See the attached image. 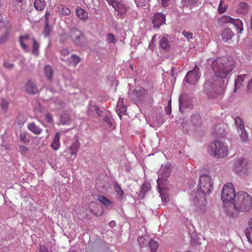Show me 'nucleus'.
Listing matches in <instances>:
<instances>
[{"instance_id":"0e129e2a","label":"nucleus","mask_w":252,"mask_h":252,"mask_svg":"<svg viewBox=\"0 0 252 252\" xmlns=\"http://www.w3.org/2000/svg\"><path fill=\"white\" fill-rule=\"evenodd\" d=\"M50 16V14L49 12H47L46 13L45 15V22H48V23H49V16Z\"/></svg>"},{"instance_id":"0eeeda50","label":"nucleus","mask_w":252,"mask_h":252,"mask_svg":"<svg viewBox=\"0 0 252 252\" xmlns=\"http://www.w3.org/2000/svg\"><path fill=\"white\" fill-rule=\"evenodd\" d=\"M200 75L199 67L197 65H195L193 69L188 72L184 81L191 85H194L199 80Z\"/></svg>"},{"instance_id":"e433bc0d","label":"nucleus","mask_w":252,"mask_h":252,"mask_svg":"<svg viewBox=\"0 0 252 252\" xmlns=\"http://www.w3.org/2000/svg\"><path fill=\"white\" fill-rule=\"evenodd\" d=\"M114 189L118 195H119L121 197L123 196V195H124V191L122 189L120 186L117 183H116L115 184Z\"/></svg>"},{"instance_id":"1a4fd4ad","label":"nucleus","mask_w":252,"mask_h":252,"mask_svg":"<svg viewBox=\"0 0 252 252\" xmlns=\"http://www.w3.org/2000/svg\"><path fill=\"white\" fill-rule=\"evenodd\" d=\"M192 97L186 93H182L179 99V107L181 112L184 111L185 108H192Z\"/></svg>"},{"instance_id":"f03ea898","label":"nucleus","mask_w":252,"mask_h":252,"mask_svg":"<svg viewBox=\"0 0 252 252\" xmlns=\"http://www.w3.org/2000/svg\"><path fill=\"white\" fill-rule=\"evenodd\" d=\"M213 189V182L209 174L201 175L199 179L198 189L191 191L190 199L193 204L200 209H204L206 203L207 195L210 194Z\"/></svg>"},{"instance_id":"a18cd8bd","label":"nucleus","mask_w":252,"mask_h":252,"mask_svg":"<svg viewBox=\"0 0 252 252\" xmlns=\"http://www.w3.org/2000/svg\"><path fill=\"white\" fill-rule=\"evenodd\" d=\"M9 102L6 99H3L1 102V107L2 110L7 111L9 107Z\"/></svg>"},{"instance_id":"dca6fc26","label":"nucleus","mask_w":252,"mask_h":252,"mask_svg":"<svg viewBox=\"0 0 252 252\" xmlns=\"http://www.w3.org/2000/svg\"><path fill=\"white\" fill-rule=\"evenodd\" d=\"M234 35L235 34L230 29H225L221 33L222 40L225 42L230 43V41Z\"/></svg>"},{"instance_id":"bb28decb","label":"nucleus","mask_w":252,"mask_h":252,"mask_svg":"<svg viewBox=\"0 0 252 252\" xmlns=\"http://www.w3.org/2000/svg\"><path fill=\"white\" fill-rule=\"evenodd\" d=\"M117 110L120 114H125L126 111V106L123 104V100H119L117 104Z\"/></svg>"},{"instance_id":"5701e85b","label":"nucleus","mask_w":252,"mask_h":252,"mask_svg":"<svg viewBox=\"0 0 252 252\" xmlns=\"http://www.w3.org/2000/svg\"><path fill=\"white\" fill-rule=\"evenodd\" d=\"M60 134L59 132H57L55 135L53 141L51 144V147L54 150H57L60 147Z\"/></svg>"},{"instance_id":"4d7b16f0","label":"nucleus","mask_w":252,"mask_h":252,"mask_svg":"<svg viewBox=\"0 0 252 252\" xmlns=\"http://www.w3.org/2000/svg\"><path fill=\"white\" fill-rule=\"evenodd\" d=\"M144 240L145 238L143 237H139L138 238V241L141 247H143L145 243H144Z\"/></svg>"},{"instance_id":"7c9ffc66","label":"nucleus","mask_w":252,"mask_h":252,"mask_svg":"<svg viewBox=\"0 0 252 252\" xmlns=\"http://www.w3.org/2000/svg\"><path fill=\"white\" fill-rule=\"evenodd\" d=\"M32 54L36 56H38L39 54V45L36 42L34 38H32Z\"/></svg>"},{"instance_id":"c85d7f7f","label":"nucleus","mask_w":252,"mask_h":252,"mask_svg":"<svg viewBox=\"0 0 252 252\" xmlns=\"http://www.w3.org/2000/svg\"><path fill=\"white\" fill-rule=\"evenodd\" d=\"M159 45L160 47L165 50H169L170 49L169 42L165 37H163L160 39Z\"/></svg>"},{"instance_id":"338daca9","label":"nucleus","mask_w":252,"mask_h":252,"mask_svg":"<svg viewBox=\"0 0 252 252\" xmlns=\"http://www.w3.org/2000/svg\"><path fill=\"white\" fill-rule=\"evenodd\" d=\"M103 120L105 122H106L108 124H110L111 123V120L109 119V118L108 117H105V118H104Z\"/></svg>"},{"instance_id":"f257e3e1","label":"nucleus","mask_w":252,"mask_h":252,"mask_svg":"<svg viewBox=\"0 0 252 252\" xmlns=\"http://www.w3.org/2000/svg\"><path fill=\"white\" fill-rule=\"evenodd\" d=\"M235 64L232 57L211 60V69L218 78L215 81L208 80L204 84L203 91L208 98H216L224 93Z\"/></svg>"},{"instance_id":"ddd939ff","label":"nucleus","mask_w":252,"mask_h":252,"mask_svg":"<svg viewBox=\"0 0 252 252\" xmlns=\"http://www.w3.org/2000/svg\"><path fill=\"white\" fill-rule=\"evenodd\" d=\"M165 21V16L162 13H157L154 17L153 23L155 28H159Z\"/></svg>"},{"instance_id":"4be33fe9","label":"nucleus","mask_w":252,"mask_h":252,"mask_svg":"<svg viewBox=\"0 0 252 252\" xmlns=\"http://www.w3.org/2000/svg\"><path fill=\"white\" fill-rule=\"evenodd\" d=\"M80 148V144L78 140L74 142L68 148V150L71 156L75 155Z\"/></svg>"},{"instance_id":"37998d69","label":"nucleus","mask_w":252,"mask_h":252,"mask_svg":"<svg viewBox=\"0 0 252 252\" xmlns=\"http://www.w3.org/2000/svg\"><path fill=\"white\" fill-rule=\"evenodd\" d=\"M135 93L137 97L140 98L143 94L144 95L147 93V91L143 88H140L139 90L136 91Z\"/></svg>"},{"instance_id":"c9c22d12","label":"nucleus","mask_w":252,"mask_h":252,"mask_svg":"<svg viewBox=\"0 0 252 252\" xmlns=\"http://www.w3.org/2000/svg\"><path fill=\"white\" fill-rule=\"evenodd\" d=\"M10 32L8 31H7L0 36V45L4 44L7 41Z\"/></svg>"},{"instance_id":"603ef678","label":"nucleus","mask_w":252,"mask_h":252,"mask_svg":"<svg viewBox=\"0 0 252 252\" xmlns=\"http://www.w3.org/2000/svg\"><path fill=\"white\" fill-rule=\"evenodd\" d=\"M71 58L75 65H76L80 62V57L76 55H71Z\"/></svg>"},{"instance_id":"f8f14e48","label":"nucleus","mask_w":252,"mask_h":252,"mask_svg":"<svg viewBox=\"0 0 252 252\" xmlns=\"http://www.w3.org/2000/svg\"><path fill=\"white\" fill-rule=\"evenodd\" d=\"M90 209L91 212L96 216H101L104 214L103 208L99 204L92 202L90 204Z\"/></svg>"},{"instance_id":"6ab92c4d","label":"nucleus","mask_w":252,"mask_h":252,"mask_svg":"<svg viewBox=\"0 0 252 252\" xmlns=\"http://www.w3.org/2000/svg\"><path fill=\"white\" fill-rule=\"evenodd\" d=\"M249 227L245 230V234L248 241L252 244V218L248 221Z\"/></svg>"},{"instance_id":"e2e57ef3","label":"nucleus","mask_w":252,"mask_h":252,"mask_svg":"<svg viewBox=\"0 0 252 252\" xmlns=\"http://www.w3.org/2000/svg\"><path fill=\"white\" fill-rule=\"evenodd\" d=\"M170 0H161L162 1V5L164 7H166L168 5V2Z\"/></svg>"},{"instance_id":"4468645a","label":"nucleus","mask_w":252,"mask_h":252,"mask_svg":"<svg viewBox=\"0 0 252 252\" xmlns=\"http://www.w3.org/2000/svg\"><path fill=\"white\" fill-rule=\"evenodd\" d=\"M248 78V75L246 74H241L237 76L234 83V89L233 92H237L243 86L244 81Z\"/></svg>"},{"instance_id":"79ce46f5","label":"nucleus","mask_w":252,"mask_h":252,"mask_svg":"<svg viewBox=\"0 0 252 252\" xmlns=\"http://www.w3.org/2000/svg\"><path fill=\"white\" fill-rule=\"evenodd\" d=\"M182 34L187 38V39L188 40L192 39L193 37V33L189 32H187L186 31H183V32H182Z\"/></svg>"},{"instance_id":"7ed1b4c3","label":"nucleus","mask_w":252,"mask_h":252,"mask_svg":"<svg viewBox=\"0 0 252 252\" xmlns=\"http://www.w3.org/2000/svg\"><path fill=\"white\" fill-rule=\"evenodd\" d=\"M233 205L238 211L249 212L252 208V197L246 192H238L235 196Z\"/></svg>"},{"instance_id":"f3484780","label":"nucleus","mask_w":252,"mask_h":252,"mask_svg":"<svg viewBox=\"0 0 252 252\" xmlns=\"http://www.w3.org/2000/svg\"><path fill=\"white\" fill-rule=\"evenodd\" d=\"M191 122L193 126L199 127L202 125V120L201 119L200 115L195 114L191 116Z\"/></svg>"},{"instance_id":"9b49d317","label":"nucleus","mask_w":252,"mask_h":252,"mask_svg":"<svg viewBox=\"0 0 252 252\" xmlns=\"http://www.w3.org/2000/svg\"><path fill=\"white\" fill-rule=\"evenodd\" d=\"M106 1L117 11L118 15L123 16L126 12V7L122 3L119 2L116 0H106Z\"/></svg>"},{"instance_id":"a878e982","label":"nucleus","mask_w":252,"mask_h":252,"mask_svg":"<svg viewBox=\"0 0 252 252\" xmlns=\"http://www.w3.org/2000/svg\"><path fill=\"white\" fill-rule=\"evenodd\" d=\"M76 216L79 220L85 219L87 216L86 209L82 207H79L77 209Z\"/></svg>"},{"instance_id":"6e6d98bb","label":"nucleus","mask_w":252,"mask_h":252,"mask_svg":"<svg viewBox=\"0 0 252 252\" xmlns=\"http://www.w3.org/2000/svg\"><path fill=\"white\" fill-rule=\"evenodd\" d=\"M45 117L48 122L52 123L53 121V118L50 114H46Z\"/></svg>"},{"instance_id":"8fccbe9b","label":"nucleus","mask_w":252,"mask_h":252,"mask_svg":"<svg viewBox=\"0 0 252 252\" xmlns=\"http://www.w3.org/2000/svg\"><path fill=\"white\" fill-rule=\"evenodd\" d=\"M214 134L215 136H217L218 138H220L225 136V132L223 129H220L218 132L216 130Z\"/></svg>"},{"instance_id":"39448f33","label":"nucleus","mask_w":252,"mask_h":252,"mask_svg":"<svg viewBox=\"0 0 252 252\" xmlns=\"http://www.w3.org/2000/svg\"><path fill=\"white\" fill-rule=\"evenodd\" d=\"M211 152L217 158H223L227 156L228 153V147L222 142L216 140L210 145Z\"/></svg>"},{"instance_id":"473e14b6","label":"nucleus","mask_w":252,"mask_h":252,"mask_svg":"<svg viewBox=\"0 0 252 252\" xmlns=\"http://www.w3.org/2000/svg\"><path fill=\"white\" fill-rule=\"evenodd\" d=\"M238 132L242 141L247 142L248 141V135L245 128L238 130Z\"/></svg>"},{"instance_id":"58836bf2","label":"nucleus","mask_w":252,"mask_h":252,"mask_svg":"<svg viewBox=\"0 0 252 252\" xmlns=\"http://www.w3.org/2000/svg\"><path fill=\"white\" fill-rule=\"evenodd\" d=\"M222 3H223L222 0H221L219 3L218 10V12L220 14H222V13H224L227 8V6L226 5L222 6Z\"/></svg>"},{"instance_id":"ea45409f","label":"nucleus","mask_w":252,"mask_h":252,"mask_svg":"<svg viewBox=\"0 0 252 252\" xmlns=\"http://www.w3.org/2000/svg\"><path fill=\"white\" fill-rule=\"evenodd\" d=\"M182 2L184 6H188L195 4L197 2V0H183Z\"/></svg>"},{"instance_id":"3c124183","label":"nucleus","mask_w":252,"mask_h":252,"mask_svg":"<svg viewBox=\"0 0 252 252\" xmlns=\"http://www.w3.org/2000/svg\"><path fill=\"white\" fill-rule=\"evenodd\" d=\"M19 152L21 153L22 155H25L26 154L29 150V148L23 146V145H20L19 146Z\"/></svg>"},{"instance_id":"cd10ccee","label":"nucleus","mask_w":252,"mask_h":252,"mask_svg":"<svg viewBox=\"0 0 252 252\" xmlns=\"http://www.w3.org/2000/svg\"><path fill=\"white\" fill-rule=\"evenodd\" d=\"M44 72L45 76L49 80H51L53 78V71L52 67L50 65H46L44 68Z\"/></svg>"},{"instance_id":"4c0bfd02","label":"nucleus","mask_w":252,"mask_h":252,"mask_svg":"<svg viewBox=\"0 0 252 252\" xmlns=\"http://www.w3.org/2000/svg\"><path fill=\"white\" fill-rule=\"evenodd\" d=\"M61 123L63 125H69L70 123V119L69 117L67 115H63L61 117Z\"/></svg>"},{"instance_id":"9d476101","label":"nucleus","mask_w":252,"mask_h":252,"mask_svg":"<svg viewBox=\"0 0 252 252\" xmlns=\"http://www.w3.org/2000/svg\"><path fill=\"white\" fill-rule=\"evenodd\" d=\"M221 21L223 23H231L235 27L240 33L243 30V24L239 19H233L229 16H224L221 18Z\"/></svg>"},{"instance_id":"6e6552de","label":"nucleus","mask_w":252,"mask_h":252,"mask_svg":"<svg viewBox=\"0 0 252 252\" xmlns=\"http://www.w3.org/2000/svg\"><path fill=\"white\" fill-rule=\"evenodd\" d=\"M69 36L73 43L77 46L82 45L86 40L83 32L77 29H72L70 31Z\"/></svg>"},{"instance_id":"72a5a7b5","label":"nucleus","mask_w":252,"mask_h":252,"mask_svg":"<svg viewBox=\"0 0 252 252\" xmlns=\"http://www.w3.org/2000/svg\"><path fill=\"white\" fill-rule=\"evenodd\" d=\"M19 138L21 142L25 144L29 143L30 140L27 138V133L25 131H21L19 134Z\"/></svg>"},{"instance_id":"774afa93","label":"nucleus","mask_w":252,"mask_h":252,"mask_svg":"<svg viewBox=\"0 0 252 252\" xmlns=\"http://www.w3.org/2000/svg\"><path fill=\"white\" fill-rule=\"evenodd\" d=\"M171 73L172 75H173V67L171 68Z\"/></svg>"},{"instance_id":"052dcab7","label":"nucleus","mask_w":252,"mask_h":252,"mask_svg":"<svg viewBox=\"0 0 252 252\" xmlns=\"http://www.w3.org/2000/svg\"><path fill=\"white\" fill-rule=\"evenodd\" d=\"M39 252H48V250L46 246H42L40 247Z\"/></svg>"},{"instance_id":"49530a36","label":"nucleus","mask_w":252,"mask_h":252,"mask_svg":"<svg viewBox=\"0 0 252 252\" xmlns=\"http://www.w3.org/2000/svg\"><path fill=\"white\" fill-rule=\"evenodd\" d=\"M246 93L249 94H252V78L248 83Z\"/></svg>"},{"instance_id":"a19ab883","label":"nucleus","mask_w":252,"mask_h":252,"mask_svg":"<svg viewBox=\"0 0 252 252\" xmlns=\"http://www.w3.org/2000/svg\"><path fill=\"white\" fill-rule=\"evenodd\" d=\"M50 33V27L49 26V23L45 22V27L43 31V34L47 36L49 35Z\"/></svg>"},{"instance_id":"423d86ee","label":"nucleus","mask_w":252,"mask_h":252,"mask_svg":"<svg viewBox=\"0 0 252 252\" xmlns=\"http://www.w3.org/2000/svg\"><path fill=\"white\" fill-rule=\"evenodd\" d=\"M251 167V166L249 164L248 160L243 157L238 158L233 164V170L237 173L247 174Z\"/></svg>"},{"instance_id":"f704fd0d","label":"nucleus","mask_w":252,"mask_h":252,"mask_svg":"<svg viewBox=\"0 0 252 252\" xmlns=\"http://www.w3.org/2000/svg\"><path fill=\"white\" fill-rule=\"evenodd\" d=\"M149 246L152 252H156L158 248V243L154 240H152L149 242Z\"/></svg>"},{"instance_id":"09e8293b","label":"nucleus","mask_w":252,"mask_h":252,"mask_svg":"<svg viewBox=\"0 0 252 252\" xmlns=\"http://www.w3.org/2000/svg\"><path fill=\"white\" fill-rule=\"evenodd\" d=\"M183 127V130L184 132H188L189 129L190 128V126L187 122H183L182 124Z\"/></svg>"},{"instance_id":"20e7f679","label":"nucleus","mask_w":252,"mask_h":252,"mask_svg":"<svg viewBox=\"0 0 252 252\" xmlns=\"http://www.w3.org/2000/svg\"><path fill=\"white\" fill-rule=\"evenodd\" d=\"M236 194L233 185L231 183H227L223 187L221 198L224 204H227L232 201H234Z\"/></svg>"},{"instance_id":"b1692460","label":"nucleus","mask_w":252,"mask_h":252,"mask_svg":"<svg viewBox=\"0 0 252 252\" xmlns=\"http://www.w3.org/2000/svg\"><path fill=\"white\" fill-rule=\"evenodd\" d=\"M46 6V2L44 0H35L34 3V8L39 11H42Z\"/></svg>"},{"instance_id":"864d4df0","label":"nucleus","mask_w":252,"mask_h":252,"mask_svg":"<svg viewBox=\"0 0 252 252\" xmlns=\"http://www.w3.org/2000/svg\"><path fill=\"white\" fill-rule=\"evenodd\" d=\"M61 13L63 15L66 16L70 14V11L68 7L63 6L62 9Z\"/></svg>"},{"instance_id":"393cba45","label":"nucleus","mask_w":252,"mask_h":252,"mask_svg":"<svg viewBox=\"0 0 252 252\" xmlns=\"http://www.w3.org/2000/svg\"><path fill=\"white\" fill-rule=\"evenodd\" d=\"M234 122L237 130L245 128L244 121L240 117H235Z\"/></svg>"},{"instance_id":"bf43d9fd","label":"nucleus","mask_w":252,"mask_h":252,"mask_svg":"<svg viewBox=\"0 0 252 252\" xmlns=\"http://www.w3.org/2000/svg\"><path fill=\"white\" fill-rule=\"evenodd\" d=\"M14 64L13 63L5 62L4 63V66L7 69H11L13 68Z\"/></svg>"},{"instance_id":"5fc2aeb1","label":"nucleus","mask_w":252,"mask_h":252,"mask_svg":"<svg viewBox=\"0 0 252 252\" xmlns=\"http://www.w3.org/2000/svg\"><path fill=\"white\" fill-rule=\"evenodd\" d=\"M168 106L165 109L167 114H170L171 113V98L168 101Z\"/></svg>"},{"instance_id":"c03bdc74","label":"nucleus","mask_w":252,"mask_h":252,"mask_svg":"<svg viewBox=\"0 0 252 252\" xmlns=\"http://www.w3.org/2000/svg\"><path fill=\"white\" fill-rule=\"evenodd\" d=\"M107 39L109 42L116 43L117 41L114 34L111 33L107 34Z\"/></svg>"},{"instance_id":"2f4dec72","label":"nucleus","mask_w":252,"mask_h":252,"mask_svg":"<svg viewBox=\"0 0 252 252\" xmlns=\"http://www.w3.org/2000/svg\"><path fill=\"white\" fill-rule=\"evenodd\" d=\"M98 201L101 202L104 206L106 207L112 205V202L108 199L106 197L103 195L98 197Z\"/></svg>"},{"instance_id":"13d9d810","label":"nucleus","mask_w":252,"mask_h":252,"mask_svg":"<svg viewBox=\"0 0 252 252\" xmlns=\"http://www.w3.org/2000/svg\"><path fill=\"white\" fill-rule=\"evenodd\" d=\"M94 108V111H96V114L98 117H100L101 115L102 111H101L99 108L98 106H94L93 107Z\"/></svg>"},{"instance_id":"2eb2a0df","label":"nucleus","mask_w":252,"mask_h":252,"mask_svg":"<svg viewBox=\"0 0 252 252\" xmlns=\"http://www.w3.org/2000/svg\"><path fill=\"white\" fill-rule=\"evenodd\" d=\"M26 92L29 94H35L38 92V88L35 83L29 80L25 85Z\"/></svg>"},{"instance_id":"aec40b11","label":"nucleus","mask_w":252,"mask_h":252,"mask_svg":"<svg viewBox=\"0 0 252 252\" xmlns=\"http://www.w3.org/2000/svg\"><path fill=\"white\" fill-rule=\"evenodd\" d=\"M28 128L32 132L36 135L40 134L42 129L37 126L34 123H31L28 125Z\"/></svg>"},{"instance_id":"680f3d73","label":"nucleus","mask_w":252,"mask_h":252,"mask_svg":"<svg viewBox=\"0 0 252 252\" xmlns=\"http://www.w3.org/2000/svg\"><path fill=\"white\" fill-rule=\"evenodd\" d=\"M61 53L63 56H67L69 54V51L68 50L64 49L61 50Z\"/></svg>"},{"instance_id":"412c9836","label":"nucleus","mask_w":252,"mask_h":252,"mask_svg":"<svg viewBox=\"0 0 252 252\" xmlns=\"http://www.w3.org/2000/svg\"><path fill=\"white\" fill-rule=\"evenodd\" d=\"M76 13L77 17L83 20H86L88 17V13L84 9L77 7L76 9Z\"/></svg>"},{"instance_id":"c756f323","label":"nucleus","mask_w":252,"mask_h":252,"mask_svg":"<svg viewBox=\"0 0 252 252\" xmlns=\"http://www.w3.org/2000/svg\"><path fill=\"white\" fill-rule=\"evenodd\" d=\"M238 12L241 13H246L249 11V4L245 2H241L238 5Z\"/></svg>"},{"instance_id":"69168bd1","label":"nucleus","mask_w":252,"mask_h":252,"mask_svg":"<svg viewBox=\"0 0 252 252\" xmlns=\"http://www.w3.org/2000/svg\"><path fill=\"white\" fill-rule=\"evenodd\" d=\"M116 222L115 221H111L109 223V225L110 226V227H111V228H113L114 227H115L116 226Z\"/></svg>"},{"instance_id":"a211bd4d","label":"nucleus","mask_w":252,"mask_h":252,"mask_svg":"<svg viewBox=\"0 0 252 252\" xmlns=\"http://www.w3.org/2000/svg\"><path fill=\"white\" fill-rule=\"evenodd\" d=\"M30 39V36L28 34L21 35L19 37V41L20 46L23 50L27 51L28 50V46L27 45V41Z\"/></svg>"},{"instance_id":"de8ad7c7","label":"nucleus","mask_w":252,"mask_h":252,"mask_svg":"<svg viewBox=\"0 0 252 252\" xmlns=\"http://www.w3.org/2000/svg\"><path fill=\"white\" fill-rule=\"evenodd\" d=\"M169 175V172L167 171L165 173V175H163L162 176V178H158V180H157V184L158 185V189H160V186L161 184H162L163 183V181H164V179L163 178V177H168V176Z\"/></svg>"}]
</instances>
